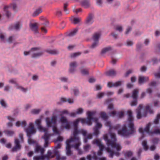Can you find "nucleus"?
Masks as SVG:
<instances>
[{
  "label": "nucleus",
  "instance_id": "nucleus-1",
  "mask_svg": "<svg viewBox=\"0 0 160 160\" xmlns=\"http://www.w3.org/2000/svg\"><path fill=\"white\" fill-rule=\"evenodd\" d=\"M128 114V122L125 124L120 129L118 130V133L121 136L129 138L136 134V129L134 123V118L132 111L128 110L127 112Z\"/></svg>",
  "mask_w": 160,
  "mask_h": 160
},
{
  "label": "nucleus",
  "instance_id": "nucleus-2",
  "mask_svg": "<svg viewBox=\"0 0 160 160\" xmlns=\"http://www.w3.org/2000/svg\"><path fill=\"white\" fill-rule=\"evenodd\" d=\"M79 120L77 119L73 122V134H74L75 136L78 135L79 134H82L84 137V141L85 143H87L88 139H91L92 138V135L90 134H87L86 131L81 129L79 130L78 129V125Z\"/></svg>",
  "mask_w": 160,
  "mask_h": 160
},
{
  "label": "nucleus",
  "instance_id": "nucleus-3",
  "mask_svg": "<svg viewBox=\"0 0 160 160\" xmlns=\"http://www.w3.org/2000/svg\"><path fill=\"white\" fill-rule=\"evenodd\" d=\"M31 52H32V57L33 58H36L39 57L43 54V51L40 48L34 47L31 48L28 51H24V54L25 55H28Z\"/></svg>",
  "mask_w": 160,
  "mask_h": 160
},
{
  "label": "nucleus",
  "instance_id": "nucleus-4",
  "mask_svg": "<svg viewBox=\"0 0 160 160\" xmlns=\"http://www.w3.org/2000/svg\"><path fill=\"white\" fill-rule=\"evenodd\" d=\"M10 7H12L13 10L14 12L17 11V5L15 3H11L9 6H4L3 10L7 17L8 18L10 17L11 14V13L8 10V9Z\"/></svg>",
  "mask_w": 160,
  "mask_h": 160
},
{
  "label": "nucleus",
  "instance_id": "nucleus-5",
  "mask_svg": "<svg viewBox=\"0 0 160 160\" xmlns=\"http://www.w3.org/2000/svg\"><path fill=\"white\" fill-rule=\"evenodd\" d=\"M57 116L56 115L52 116L51 119L48 117L46 118V121L47 127H51L55 125L57 121Z\"/></svg>",
  "mask_w": 160,
  "mask_h": 160
},
{
  "label": "nucleus",
  "instance_id": "nucleus-6",
  "mask_svg": "<svg viewBox=\"0 0 160 160\" xmlns=\"http://www.w3.org/2000/svg\"><path fill=\"white\" fill-rule=\"evenodd\" d=\"M25 131L27 136L29 138L31 137L32 134H34L36 132L34 125L32 123H29V126L25 129Z\"/></svg>",
  "mask_w": 160,
  "mask_h": 160
},
{
  "label": "nucleus",
  "instance_id": "nucleus-7",
  "mask_svg": "<svg viewBox=\"0 0 160 160\" xmlns=\"http://www.w3.org/2000/svg\"><path fill=\"white\" fill-rule=\"evenodd\" d=\"M87 116L89 117V121H91L95 122L96 123L99 122L98 119L96 117H93V116L95 115L96 112L94 111L91 112L90 111H88L87 112Z\"/></svg>",
  "mask_w": 160,
  "mask_h": 160
},
{
  "label": "nucleus",
  "instance_id": "nucleus-8",
  "mask_svg": "<svg viewBox=\"0 0 160 160\" xmlns=\"http://www.w3.org/2000/svg\"><path fill=\"white\" fill-rule=\"evenodd\" d=\"M150 114H153L154 111L152 108V107L149 105H147L145 107V110L143 113L142 114V117H146L147 116L148 113Z\"/></svg>",
  "mask_w": 160,
  "mask_h": 160
},
{
  "label": "nucleus",
  "instance_id": "nucleus-9",
  "mask_svg": "<svg viewBox=\"0 0 160 160\" xmlns=\"http://www.w3.org/2000/svg\"><path fill=\"white\" fill-rule=\"evenodd\" d=\"M60 121L62 125H65V128L68 129L70 128V123L66 117L61 116Z\"/></svg>",
  "mask_w": 160,
  "mask_h": 160
},
{
  "label": "nucleus",
  "instance_id": "nucleus-10",
  "mask_svg": "<svg viewBox=\"0 0 160 160\" xmlns=\"http://www.w3.org/2000/svg\"><path fill=\"white\" fill-rule=\"evenodd\" d=\"M151 125L150 122L148 123L144 129L142 128H140L139 129V131L142 134H143L144 132L148 133H151L152 132L150 131V128Z\"/></svg>",
  "mask_w": 160,
  "mask_h": 160
},
{
  "label": "nucleus",
  "instance_id": "nucleus-11",
  "mask_svg": "<svg viewBox=\"0 0 160 160\" xmlns=\"http://www.w3.org/2000/svg\"><path fill=\"white\" fill-rule=\"evenodd\" d=\"M14 142L15 145L12 149V151L13 152H16L18 150H20L21 149V145L19 140L18 139H15Z\"/></svg>",
  "mask_w": 160,
  "mask_h": 160
},
{
  "label": "nucleus",
  "instance_id": "nucleus-12",
  "mask_svg": "<svg viewBox=\"0 0 160 160\" xmlns=\"http://www.w3.org/2000/svg\"><path fill=\"white\" fill-rule=\"evenodd\" d=\"M103 139L105 140L106 143L108 147L111 146L112 147L115 142H114L112 140H110L108 137V134H105L103 135Z\"/></svg>",
  "mask_w": 160,
  "mask_h": 160
},
{
  "label": "nucleus",
  "instance_id": "nucleus-13",
  "mask_svg": "<svg viewBox=\"0 0 160 160\" xmlns=\"http://www.w3.org/2000/svg\"><path fill=\"white\" fill-rule=\"evenodd\" d=\"M143 108L142 105L140 104L138 108L136 109V118L138 119H140L142 118V114L141 113V110Z\"/></svg>",
  "mask_w": 160,
  "mask_h": 160
},
{
  "label": "nucleus",
  "instance_id": "nucleus-14",
  "mask_svg": "<svg viewBox=\"0 0 160 160\" xmlns=\"http://www.w3.org/2000/svg\"><path fill=\"white\" fill-rule=\"evenodd\" d=\"M94 15L92 13H89L85 20V23L88 25H90L94 22Z\"/></svg>",
  "mask_w": 160,
  "mask_h": 160
},
{
  "label": "nucleus",
  "instance_id": "nucleus-15",
  "mask_svg": "<svg viewBox=\"0 0 160 160\" xmlns=\"http://www.w3.org/2000/svg\"><path fill=\"white\" fill-rule=\"evenodd\" d=\"M78 135L75 136L74 134H73V137H71L70 140H67L66 141V147H70V143L71 142H74L76 141L79 140V138L77 137Z\"/></svg>",
  "mask_w": 160,
  "mask_h": 160
},
{
  "label": "nucleus",
  "instance_id": "nucleus-16",
  "mask_svg": "<svg viewBox=\"0 0 160 160\" xmlns=\"http://www.w3.org/2000/svg\"><path fill=\"white\" fill-rule=\"evenodd\" d=\"M29 26L31 30L36 33H38V26L36 23H30Z\"/></svg>",
  "mask_w": 160,
  "mask_h": 160
},
{
  "label": "nucleus",
  "instance_id": "nucleus-17",
  "mask_svg": "<svg viewBox=\"0 0 160 160\" xmlns=\"http://www.w3.org/2000/svg\"><path fill=\"white\" fill-rule=\"evenodd\" d=\"M122 84V82L121 81H118L115 83L109 82L107 84V86L109 88H111L112 87H116L121 86Z\"/></svg>",
  "mask_w": 160,
  "mask_h": 160
},
{
  "label": "nucleus",
  "instance_id": "nucleus-18",
  "mask_svg": "<svg viewBox=\"0 0 160 160\" xmlns=\"http://www.w3.org/2000/svg\"><path fill=\"white\" fill-rule=\"evenodd\" d=\"M35 124L38 128L39 130L43 132H45V128H43L41 125V120L40 119L36 120L35 122Z\"/></svg>",
  "mask_w": 160,
  "mask_h": 160
},
{
  "label": "nucleus",
  "instance_id": "nucleus-19",
  "mask_svg": "<svg viewBox=\"0 0 160 160\" xmlns=\"http://www.w3.org/2000/svg\"><path fill=\"white\" fill-rule=\"evenodd\" d=\"M149 80V78L148 77L139 76L138 77V83L141 84L144 82H147Z\"/></svg>",
  "mask_w": 160,
  "mask_h": 160
},
{
  "label": "nucleus",
  "instance_id": "nucleus-20",
  "mask_svg": "<svg viewBox=\"0 0 160 160\" xmlns=\"http://www.w3.org/2000/svg\"><path fill=\"white\" fill-rule=\"evenodd\" d=\"M44 150L40 146L37 145L35 146V152L37 153L40 152L41 155H43Z\"/></svg>",
  "mask_w": 160,
  "mask_h": 160
},
{
  "label": "nucleus",
  "instance_id": "nucleus-21",
  "mask_svg": "<svg viewBox=\"0 0 160 160\" xmlns=\"http://www.w3.org/2000/svg\"><path fill=\"white\" fill-rule=\"evenodd\" d=\"M77 63L76 62H72L70 64L69 72L70 73H73L75 71V68L77 66Z\"/></svg>",
  "mask_w": 160,
  "mask_h": 160
},
{
  "label": "nucleus",
  "instance_id": "nucleus-22",
  "mask_svg": "<svg viewBox=\"0 0 160 160\" xmlns=\"http://www.w3.org/2000/svg\"><path fill=\"white\" fill-rule=\"evenodd\" d=\"M106 134H108V137L109 138V137H110L111 140L114 142L116 141V135L115 133H112L111 130L109 131Z\"/></svg>",
  "mask_w": 160,
  "mask_h": 160
},
{
  "label": "nucleus",
  "instance_id": "nucleus-23",
  "mask_svg": "<svg viewBox=\"0 0 160 160\" xmlns=\"http://www.w3.org/2000/svg\"><path fill=\"white\" fill-rule=\"evenodd\" d=\"M105 74L107 76L109 77H113L116 74V72L114 70H110L105 72Z\"/></svg>",
  "mask_w": 160,
  "mask_h": 160
},
{
  "label": "nucleus",
  "instance_id": "nucleus-24",
  "mask_svg": "<svg viewBox=\"0 0 160 160\" xmlns=\"http://www.w3.org/2000/svg\"><path fill=\"white\" fill-rule=\"evenodd\" d=\"M21 26V24L20 22H18L16 23L14 25L12 26L11 27H9V28L10 30L14 29L16 30H19Z\"/></svg>",
  "mask_w": 160,
  "mask_h": 160
},
{
  "label": "nucleus",
  "instance_id": "nucleus-25",
  "mask_svg": "<svg viewBox=\"0 0 160 160\" xmlns=\"http://www.w3.org/2000/svg\"><path fill=\"white\" fill-rule=\"evenodd\" d=\"M80 120L81 121V122L82 124L86 123L88 125H91L92 124L91 122L89 121V117H88V116L87 120H86L85 119L82 118Z\"/></svg>",
  "mask_w": 160,
  "mask_h": 160
},
{
  "label": "nucleus",
  "instance_id": "nucleus-26",
  "mask_svg": "<svg viewBox=\"0 0 160 160\" xmlns=\"http://www.w3.org/2000/svg\"><path fill=\"white\" fill-rule=\"evenodd\" d=\"M101 35L100 32H96L93 35V38L94 41L98 42L99 39Z\"/></svg>",
  "mask_w": 160,
  "mask_h": 160
},
{
  "label": "nucleus",
  "instance_id": "nucleus-27",
  "mask_svg": "<svg viewBox=\"0 0 160 160\" xmlns=\"http://www.w3.org/2000/svg\"><path fill=\"white\" fill-rule=\"evenodd\" d=\"M107 152L109 153V158H112L114 155V152L111 150L109 148L107 147L106 148Z\"/></svg>",
  "mask_w": 160,
  "mask_h": 160
},
{
  "label": "nucleus",
  "instance_id": "nucleus-28",
  "mask_svg": "<svg viewBox=\"0 0 160 160\" xmlns=\"http://www.w3.org/2000/svg\"><path fill=\"white\" fill-rule=\"evenodd\" d=\"M81 5L85 8H87L89 7L90 4L89 1L88 0H83L81 2Z\"/></svg>",
  "mask_w": 160,
  "mask_h": 160
},
{
  "label": "nucleus",
  "instance_id": "nucleus-29",
  "mask_svg": "<svg viewBox=\"0 0 160 160\" xmlns=\"http://www.w3.org/2000/svg\"><path fill=\"white\" fill-rule=\"evenodd\" d=\"M91 153L93 154V156L92 158H94L95 160H106V159L104 158H98L96 155L95 152L94 151H92Z\"/></svg>",
  "mask_w": 160,
  "mask_h": 160
},
{
  "label": "nucleus",
  "instance_id": "nucleus-30",
  "mask_svg": "<svg viewBox=\"0 0 160 160\" xmlns=\"http://www.w3.org/2000/svg\"><path fill=\"white\" fill-rule=\"evenodd\" d=\"M138 89H134L132 93V97L133 99H136L138 97Z\"/></svg>",
  "mask_w": 160,
  "mask_h": 160
},
{
  "label": "nucleus",
  "instance_id": "nucleus-31",
  "mask_svg": "<svg viewBox=\"0 0 160 160\" xmlns=\"http://www.w3.org/2000/svg\"><path fill=\"white\" fill-rule=\"evenodd\" d=\"M78 29L76 28L70 32L68 33L66 35V36L72 37L74 36L76 33L78 32Z\"/></svg>",
  "mask_w": 160,
  "mask_h": 160
},
{
  "label": "nucleus",
  "instance_id": "nucleus-32",
  "mask_svg": "<svg viewBox=\"0 0 160 160\" xmlns=\"http://www.w3.org/2000/svg\"><path fill=\"white\" fill-rule=\"evenodd\" d=\"M42 12V10L40 8H38L32 14V16L35 17L38 16L40 13Z\"/></svg>",
  "mask_w": 160,
  "mask_h": 160
},
{
  "label": "nucleus",
  "instance_id": "nucleus-33",
  "mask_svg": "<svg viewBox=\"0 0 160 160\" xmlns=\"http://www.w3.org/2000/svg\"><path fill=\"white\" fill-rule=\"evenodd\" d=\"M45 132H45V134L42 137V138H43L45 141H48L49 139L50 135L48 133V131L47 129L45 128Z\"/></svg>",
  "mask_w": 160,
  "mask_h": 160
},
{
  "label": "nucleus",
  "instance_id": "nucleus-34",
  "mask_svg": "<svg viewBox=\"0 0 160 160\" xmlns=\"http://www.w3.org/2000/svg\"><path fill=\"white\" fill-rule=\"evenodd\" d=\"M112 148H115L117 151H119L121 149V147L120 145L116 142L114 145L112 146Z\"/></svg>",
  "mask_w": 160,
  "mask_h": 160
},
{
  "label": "nucleus",
  "instance_id": "nucleus-35",
  "mask_svg": "<svg viewBox=\"0 0 160 160\" xmlns=\"http://www.w3.org/2000/svg\"><path fill=\"white\" fill-rule=\"evenodd\" d=\"M112 50V48L110 46H108L102 49L101 51V53L102 54H105L106 52Z\"/></svg>",
  "mask_w": 160,
  "mask_h": 160
},
{
  "label": "nucleus",
  "instance_id": "nucleus-36",
  "mask_svg": "<svg viewBox=\"0 0 160 160\" xmlns=\"http://www.w3.org/2000/svg\"><path fill=\"white\" fill-rule=\"evenodd\" d=\"M16 88L20 90L24 93L26 92L28 90V88H25L22 87L19 85H17L16 87Z\"/></svg>",
  "mask_w": 160,
  "mask_h": 160
},
{
  "label": "nucleus",
  "instance_id": "nucleus-37",
  "mask_svg": "<svg viewBox=\"0 0 160 160\" xmlns=\"http://www.w3.org/2000/svg\"><path fill=\"white\" fill-rule=\"evenodd\" d=\"M3 132L6 135L9 136H12L14 133V132L11 130H5Z\"/></svg>",
  "mask_w": 160,
  "mask_h": 160
},
{
  "label": "nucleus",
  "instance_id": "nucleus-38",
  "mask_svg": "<svg viewBox=\"0 0 160 160\" xmlns=\"http://www.w3.org/2000/svg\"><path fill=\"white\" fill-rule=\"evenodd\" d=\"M66 153L67 156H70L73 154L71 151L70 147H66Z\"/></svg>",
  "mask_w": 160,
  "mask_h": 160
},
{
  "label": "nucleus",
  "instance_id": "nucleus-39",
  "mask_svg": "<svg viewBox=\"0 0 160 160\" xmlns=\"http://www.w3.org/2000/svg\"><path fill=\"white\" fill-rule=\"evenodd\" d=\"M47 53L51 54H57L58 53V51L55 50H48L46 51Z\"/></svg>",
  "mask_w": 160,
  "mask_h": 160
},
{
  "label": "nucleus",
  "instance_id": "nucleus-40",
  "mask_svg": "<svg viewBox=\"0 0 160 160\" xmlns=\"http://www.w3.org/2000/svg\"><path fill=\"white\" fill-rule=\"evenodd\" d=\"M142 145L144 149L147 151L149 148L148 146L147 145V141L144 140L142 142Z\"/></svg>",
  "mask_w": 160,
  "mask_h": 160
},
{
  "label": "nucleus",
  "instance_id": "nucleus-41",
  "mask_svg": "<svg viewBox=\"0 0 160 160\" xmlns=\"http://www.w3.org/2000/svg\"><path fill=\"white\" fill-rule=\"evenodd\" d=\"M12 112L13 113L12 115L14 117H16L18 114L19 112L18 109V108H15Z\"/></svg>",
  "mask_w": 160,
  "mask_h": 160
},
{
  "label": "nucleus",
  "instance_id": "nucleus-42",
  "mask_svg": "<svg viewBox=\"0 0 160 160\" xmlns=\"http://www.w3.org/2000/svg\"><path fill=\"white\" fill-rule=\"evenodd\" d=\"M100 116L103 119H106L108 118V117L105 112H101L100 113Z\"/></svg>",
  "mask_w": 160,
  "mask_h": 160
},
{
  "label": "nucleus",
  "instance_id": "nucleus-43",
  "mask_svg": "<svg viewBox=\"0 0 160 160\" xmlns=\"http://www.w3.org/2000/svg\"><path fill=\"white\" fill-rule=\"evenodd\" d=\"M93 143L96 144L97 146H99L102 143H101V141L98 139H96L93 141Z\"/></svg>",
  "mask_w": 160,
  "mask_h": 160
},
{
  "label": "nucleus",
  "instance_id": "nucleus-44",
  "mask_svg": "<svg viewBox=\"0 0 160 160\" xmlns=\"http://www.w3.org/2000/svg\"><path fill=\"white\" fill-rule=\"evenodd\" d=\"M133 155L132 152L131 151H127L124 153V155L125 157H129L132 156Z\"/></svg>",
  "mask_w": 160,
  "mask_h": 160
},
{
  "label": "nucleus",
  "instance_id": "nucleus-45",
  "mask_svg": "<svg viewBox=\"0 0 160 160\" xmlns=\"http://www.w3.org/2000/svg\"><path fill=\"white\" fill-rule=\"evenodd\" d=\"M80 71L81 74L83 75H88L89 74L88 70L86 69H81Z\"/></svg>",
  "mask_w": 160,
  "mask_h": 160
},
{
  "label": "nucleus",
  "instance_id": "nucleus-46",
  "mask_svg": "<svg viewBox=\"0 0 160 160\" xmlns=\"http://www.w3.org/2000/svg\"><path fill=\"white\" fill-rule=\"evenodd\" d=\"M81 19L79 18H73L72 20L73 23L76 24L80 22Z\"/></svg>",
  "mask_w": 160,
  "mask_h": 160
},
{
  "label": "nucleus",
  "instance_id": "nucleus-47",
  "mask_svg": "<svg viewBox=\"0 0 160 160\" xmlns=\"http://www.w3.org/2000/svg\"><path fill=\"white\" fill-rule=\"evenodd\" d=\"M152 133L160 135V129L158 128H155L152 132Z\"/></svg>",
  "mask_w": 160,
  "mask_h": 160
},
{
  "label": "nucleus",
  "instance_id": "nucleus-48",
  "mask_svg": "<svg viewBox=\"0 0 160 160\" xmlns=\"http://www.w3.org/2000/svg\"><path fill=\"white\" fill-rule=\"evenodd\" d=\"M41 110L40 109H34L31 111V113L33 114L37 115L39 113Z\"/></svg>",
  "mask_w": 160,
  "mask_h": 160
},
{
  "label": "nucleus",
  "instance_id": "nucleus-49",
  "mask_svg": "<svg viewBox=\"0 0 160 160\" xmlns=\"http://www.w3.org/2000/svg\"><path fill=\"white\" fill-rule=\"evenodd\" d=\"M52 127V130L55 134H60L59 132L57 129L55 125L53 126L52 127Z\"/></svg>",
  "mask_w": 160,
  "mask_h": 160
},
{
  "label": "nucleus",
  "instance_id": "nucleus-50",
  "mask_svg": "<svg viewBox=\"0 0 160 160\" xmlns=\"http://www.w3.org/2000/svg\"><path fill=\"white\" fill-rule=\"evenodd\" d=\"M0 103L3 108H6L8 107L7 104L5 101H0Z\"/></svg>",
  "mask_w": 160,
  "mask_h": 160
},
{
  "label": "nucleus",
  "instance_id": "nucleus-51",
  "mask_svg": "<svg viewBox=\"0 0 160 160\" xmlns=\"http://www.w3.org/2000/svg\"><path fill=\"white\" fill-rule=\"evenodd\" d=\"M68 5L67 3H66L64 4L63 6V10L66 14H68L69 13L68 11L67 8Z\"/></svg>",
  "mask_w": 160,
  "mask_h": 160
},
{
  "label": "nucleus",
  "instance_id": "nucleus-52",
  "mask_svg": "<svg viewBox=\"0 0 160 160\" xmlns=\"http://www.w3.org/2000/svg\"><path fill=\"white\" fill-rule=\"evenodd\" d=\"M81 54V53L80 52H77L75 53H74L71 55V57H76L80 55Z\"/></svg>",
  "mask_w": 160,
  "mask_h": 160
},
{
  "label": "nucleus",
  "instance_id": "nucleus-53",
  "mask_svg": "<svg viewBox=\"0 0 160 160\" xmlns=\"http://www.w3.org/2000/svg\"><path fill=\"white\" fill-rule=\"evenodd\" d=\"M77 142L74 144V148L76 149H79V147L80 145V143L79 141H76Z\"/></svg>",
  "mask_w": 160,
  "mask_h": 160
},
{
  "label": "nucleus",
  "instance_id": "nucleus-54",
  "mask_svg": "<svg viewBox=\"0 0 160 160\" xmlns=\"http://www.w3.org/2000/svg\"><path fill=\"white\" fill-rule=\"evenodd\" d=\"M117 116L119 118H122L124 116V113L122 111L119 112L117 113Z\"/></svg>",
  "mask_w": 160,
  "mask_h": 160
},
{
  "label": "nucleus",
  "instance_id": "nucleus-55",
  "mask_svg": "<svg viewBox=\"0 0 160 160\" xmlns=\"http://www.w3.org/2000/svg\"><path fill=\"white\" fill-rule=\"evenodd\" d=\"M105 95V92H100L97 95V96L98 98L100 99Z\"/></svg>",
  "mask_w": 160,
  "mask_h": 160
},
{
  "label": "nucleus",
  "instance_id": "nucleus-56",
  "mask_svg": "<svg viewBox=\"0 0 160 160\" xmlns=\"http://www.w3.org/2000/svg\"><path fill=\"white\" fill-rule=\"evenodd\" d=\"M76 112L77 114H82L83 112V109L82 108H79L77 109Z\"/></svg>",
  "mask_w": 160,
  "mask_h": 160
},
{
  "label": "nucleus",
  "instance_id": "nucleus-57",
  "mask_svg": "<svg viewBox=\"0 0 160 160\" xmlns=\"http://www.w3.org/2000/svg\"><path fill=\"white\" fill-rule=\"evenodd\" d=\"M106 125L109 127V130H111L112 129V126L111 125V122L110 121H108L106 123Z\"/></svg>",
  "mask_w": 160,
  "mask_h": 160
},
{
  "label": "nucleus",
  "instance_id": "nucleus-58",
  "mask_svg": "<svg viewBox=\"0 0 160 160\" xmlns=\"http://www.w3.org/2000/svg\"><path fill=\"white\" fill-rule=\"evenodd\" d=\"M115 29L120 32H121L122 30V27L121 26L117 25L115 27Z\"/></svg>",
  "mask_w": 160,
  "mask_h": 160
},
{
  "label": "nucleus",
  "instance_id": "nucleus-59",
  "mask_svg": "<svg viewBox=\"0 0 160 160\" xmlns=\"http://www.w3.org/2000/svg\"><path fill=\"white\" fill-rule=\"evenodd\" d=\"M105 95L107 96L108 97H110L112 95H113L114 94L113 92H110V91H107L105 92Z\"/></svg>",
  "mask_w": 160,
  "mask_h": 160
},
{
  "label": "nucleus",
  "instance_id": "nucleus-60",
  "mask_svg": "<svg viewBox=\"0 0 160 160\" xmlns=\"http://www.w3.org/2000/svg\"><path fill=\"white\" fill-rule=\"evenodd\" d=\"M94 134L97 137L98 134H99V131L98 129L95 128H94Z\"/></svg>",
  "mask_w": 160,
  "mask_h": 160
},
{
  "label": "nucleus",
  "instance_id": "nucleus-61",
  "mask_svg": "<svg viewBox=\"0 0 160 160\" xmlns=\"http://www.w3.org/2000/svg\"><path fill=\"white\" fill-rule=\"evenodd\" d=\"M102 126L101 124L99 122L96 123V126L95 127V128L99 129Z\"/></svg>",
  "mask_w": 160,
  "mask_h": 160
},
{
  "label": "nucleus",
  "instance_id": "nucleus-62",
  "mask_svg": "<svg viewBox=\"0 0 160 160\" xmlns=\"http://www.w3.org/2000/svg\"><path fill=\"white\" fill-rule=\"evenodd\" d=\"M98 42L94 41V42L92 44L91 48H95L98 44Z\"/></svg>",
  "mask_w": 160,
  "mask_h": 160
},
{
  "label": "nucleus",
  "instance_id": "nucleus-63",
  "mask_svg": "<svg viewBox=\"0 0 160 160\" xmlns=\"http://www.w3.org/2000/svg\"><path fill=\"white\" fill-rule=\"evenodd\" d=\"M42 157H41L40 156H34L33 158L34 160H41Z\"/></svg>",
  "mask_w": 160,
  "mask_h": 160
},
{
  "label": "nucleus",
  "instance_id": "nucleus-64",
  "mask_svg": "<svg viewBox=\"0 0 160 160\" xmlns=\"http://www.w3.org/2000/svg\"><path fill=\"white\" fill-rule=\"evenodd\" d=\"M154 159L155 160H159L160 159V155H158V154H155Z\"/></svg>",
  "mask_w": 160,
  "mask_h": 160
}]
</instances>
